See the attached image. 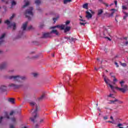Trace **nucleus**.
I'll use <instances>...</instances> for the list:
<instances>
[{
	"label": "nucleus",
	"mask_w": 128,
	"mask_h": 128,
	"mask_svg": "<svg viewBox=\"0 0 128 128\" xmlns=\"http://www.w3.org/2000/svg\"><path fill=\"white\" fill-rule=\"evenodd\" d=\"M9 80H12L14 82H20V84H9V86L10 88H13L15 90H17L18 88H22L24 86V84H22V82L24 80H26V77L24 76H12L8 77Z\"/></svg>",
	"instance_id": "1"
},
{
	"label": "nucleus",
	"mask_w": 128,
	"mask_h": 128,
	"mask_svg": "<svg viewBox=\"0 0 128 128\" xmlns=\"http://www.w3.org/2000/svg\"><path fill=\"white\" fill-rule=\"evenodd\" d=\"M30 106H32V108H34V106H36V110H34L33 112H32V116H34V118H30V119L32 122H36V118L38 116V108H40L38 106V105L36 104L34 102H29Z\"/></svg>",
	"instance_id": "2"
},
{
	"label": "nucleus",
	"mask_w": 128,
	"mask_h": 128,
	"mask_svg": "<svg viewBox=\"0 0 128 128\" xmlns=\"http://www.w3.org/2000/svg\"><path fill=\"white\" fill-rule=\"evenodd\" d=\"M120 84H121L122 88H120L116 86L115 88H116V90H120V92H122L124 94V92H126L128 90V86L124 85V82L123 80L120 82Z\"/></svg>",
	"instance_id": "3"
},
{
	"label": "nucleus",
	"mask_w": 128,
	"mask_h": 128,
	"mask_svg": "<svg viewBox=\"0 0 128 128\" xmlns=\"http://www.w3.org/2000/svg\"><path fill=\"white\" fill-rule=\"evenodd\" d=\"M32 8H30V9H27L24 13V15L27 18L28 20H30L32 18L30 16H34V13H32Z\"/></svg>",
	"instance_id": "4"
},
{
	"label": "nucleus",
	"mask_w": 128,
	"mask_h": 128,
	"mask_svg": "<svg viewBox=\"0 0 128 128\" xmlns=\"http://www.w3.org/2000/svg\"><path fill=\"white\" fill-rule=\"evenodd\" d=\"M4 24H8V28H12V26H13L14 30H16V23H14V22L10 24V20H6L4 22Z\"/></svg>",
	"instance_id": "5"
},
{
	"label": "nucleus",
	"mask_w": 128,
	"mask_h": 128,
	"mask_svg": "<svg viewBox=\"0 0 128 128\" xmlns=\"http://www.w3.org/2000/svg\"><path fill=\"white\" fill-rule=\"evenodd\" d=\"M64 38L67 40L69 42H76V38H70V37H64Z\"/></svg>",
	"instance_id": "6"
},
{
	"label": "nucleus",
	"mask_w": 128,
	"mask_h": 128,
	"mask_svg": "<svg viewBox=\"0 0 128 128\" xmlns=\"http://www.w3.org/2000/svg\"><path fill=\"white\" fill-rule=\"evenodd\" d=\"M103 78H104V82H106V84H110V79H108L106 76L103 75Z\"/></svg>",
	"instance_id": "7"
},
{
	"label": "nucleus",
	"mask_w": 128,
	"mask_h": 128,
	"mask_svg": "<svg viewBox=\"0 0 128 128\" xmlns=\"http://www.w3.org/2000/svg\"><path fill=\"white\" fill-rule=\"evenodd\" d=\"M5 36H6V34L5 33H4L0 37V44H4V38Z\"/></svg>",
	"instance_id": "8"
},
{
	"label": "nucleus",
	"mask_w": 128,
	"mask_h": 128,
	"mask_svg": "<svg viewBox=\"0 0 128 128\" xmlns=\"http://www.w3.org/2000/svg\"><path fill=\"white\" fill-rule=\"evenodd\" d=\"M6 66H8V64L3 63L0 65V70H4V68H6Z\"/></svg>",
	"instance_id": "9"
},
{
	"label": "nucleus",
	"mask_w": 128,
	"mask_h": 128,
	"mask_svg": "<svg viewBox=\"0 0 128 128\" xmlns=\"http://www.w3.org/2000/svg\"><path fill=\"white\" fill-rule=\"evenodd\" d=\"M28 26V22H25L23 24L22 28V30H26V27Z\"/></svg>",
	"instance_id": "10"
},
{
	"label": "nucleus",
	"mask_w": 128,
	"mask_h": 128,
	"mask_svg": "<svg viewBox=\"0 0 128 128\" xmlns=\"http://www.w3.org/2000/svg\"><path fill=\"white\" fill-rule=\"evenodd\" d=\"M86 18H92V15L90 14V12H88V11H86Z\"/></svg>",
	"instance_id": "11"
},
{
	"label": "nucleus",
	"mask_w": 128,
	"mask_h": 128,
	"mask_svg": "<svg viewBox=\"0 0 128 128\" xmlns=\"http://www.w3.org/2000/svg\"><path fill=\"white\" fill-rule=\"evenodd\" d=\"M8 102L12 104H14V98H10L8 99Z\"/></svg>",
	"instance_id": "12"
},
{
	"label": "nucleus",
	"mask_w": 128,
	"mask_h": 128,
	"mask_svg": "<svg viewBox=\"0 0 128 128\" xmlns=\"http://www.w3.org/2000/svg\"><path fill=\"white\" fill-rule=\"evenodd\" d=\"M70 30V26H67L65 28H64V32H68Z\"/></svg>",
	"instance_id": "13"
},
{
	"label": "nucleus",
	"mask_w": 128,
	"mask_h": 128,
	"mask_svg": "<svg viewBox=\"0 0 128 128\" xmlns=\"http://www.w3.org/2000/svg\"><path fill=\"white\" fill-rule=\"evenodd\" d=\"M80 20L81 22H80V24L81 26H86V22L82 19H80Z\"/></svg>",
	"instance_id": "14"
},
{
	"label": "nucleus",
	"mask_w": 128,
	"mask_h": 128,
	"mask_svg": "<svg viewBox=\"0 0 128 128\" xmlns=\"http://www.w3.org/2000/svg\"><path fill=\"white\" fill-rule=\"evenodd\" d=\"M50 36V33H44L43 34V36L42 38H49Z\"/></svg>",
	"instance_id": "15"
},
{
	"label": "nucleus",
	"mask_w": 128,
	"mask_h": 128,
	"mask_svg": "<svg viewBox=\"0 0 128 128\" xmlns=\"http://www.w3.org/2000/svg\"><path fill=\"white\" fill-rule=\"evenodd\" d=\"M102 12H104V10L102 9L98 10V16H100Z\"/></svg>",
	"instance_id": "16"
},
{
	"label": "nucleus",
	"mask_w": 128,
	"mask_h": 128,
	"mask_svg": "<svg viewBox=\"0 0 128 128\" xmlns=\"http://www.w3.org/2000/svg\"><path fill=\"white\" fill-rule=\"evenodd\" d=\"M46 95L43 94L42 96L38 98V100H42L43 98H44Z\"/></svg>",
	"instance_id": "17"
},
{
	"label": "nucleus",
	"mask_w": 128,
	"mask_h": 128,
	"mask_svg": "<svg viewBox=\"0 0 128 128\" xmlns=\"http://www.w3.org/2000/svg\"><path fill=\"white\" fill-rule=\"evenodd\" d=\"M42 3V2L40 0H35V4L36 6H40V4Z\"/></svg>",
	"instance_id": "18"
},
{
	"label": "nucleus",
	"mask_w": 128,
	"mask_h": 128,
	"mask_svg": "<svg viewBox=\"0 0 128 128\" xmlns=\"http://www.w3.org/2000/svg\"><path fill=\"white\" fill-rule=\"evenodd\" d=\"M51 34H54L56 36H58V32L56 30H52L51 31Z\"/></svg>",
	"instance_id": "19"
},
{
	"label": "nucleus",
	"mask_w": 128,
	"mask_h": 128,
	"mask_svg": "<svg viewBox=\"0 0 128 128\" xmlns=\"http://www.w3.org/2000/svg\"><path fill=\"white\" fill-rule=\"evenodd\" d=\"M112 78H114V79L113 80V82H114L113 84H116L115 82H118V79H116V76H112Z\"/></svg>",
	"instance_id": "20"
},
{
	"label": "nucleus",
	"mask_w": 128,
	"mask_h": 128,
	"mask_svg": "<svg viewBox=\"0 0 128 128\" xmlns=\"http://www.w3.org/2000/svg\"><path fill=\"white\" fill-rule=\"evenodd\" d=\"M88 3L84 4L83 5V8H86V10H88Z\"/></svg>",
	"instance_id": "21"
},
{
	"label": "nucleus",
	"mask_w": 128,
	"mask_h": 128,
	"mask_svg": "<svg viewBox=\"0 0 128 128\" xmlns=\"http://www.w3.org/2000/svg\"><path fill=\"white\" fill-rule=\"evenodd\" d=\"M110 10L112 12L110 14V16H114V14L116 12V9L112 8Z\"/></svg>",
	"instance_id": "22"
},
{
	"label": "nucleus",
	"mask_w": 128,
	"mask_h": 128,
	"mask_svg": "<svg viewBox=\"0 0 128 128\" xmlns=\"http://www.w3.org/2000/svg\"><path fill=\"white\" fill-rule=\"evenodd\" d=\"M1 90H2V92H6V86H1Z\"/></svg>",
	"instance_id": "23"
},
{
	"label": "nucleus",
	"mask_w": 128,
	"mask_h": 128,
	"mask_svg": "<svg viewBox=\"0 0 128 128\" xmlns=\"http://www.w3.org/2000/svg\"><path fill=\"white\" fill-rule=\"evenodd\" d=\"M72 0H64V4H68V2H71Z\"/></svg>",
	"instance_id": "24"
},
{
	"label": "nucleus",
	"mask_w": 128,
	"mask_h": 128,
	"mask_svg": "<svg viewBox=\"0 0 128 128\" xmlns=\"http://www.w3.org/2000/svg\"><path fill=\"white\" fill-rule=\"evenodd\" d=\"M29 4H30V2H26V4L23 6L22 8H26V6H28Z\"/></svg>",
	"instance_id": "25"
},
{
	"label": "nucleus",
	"mask_w": 128,
	"mask_h": 128,
	"mask_svg": "<svg viewBox=\"0 0 128 128\" xmlns=\"http://www.w3.org/2000/svg\"><path fill=\"white\" fill-rule=\"evenodd\" d=\"M116 102H118V100L115 99L114 100H110V104H114Z\"/></svg>",
	"instance_id": "26"
},
{
	"label": "nucleus",
	"mask_w": 128,
	"mask_h": 128,
	"mask_svg": "<svg viewBox=\"0 0 128 128\" xmlns=\"http://www.w3.org/2000/svg\"><path fill=\"white\" fill-rule=\"evenodd\" d=\"M32 28H32V26H30L28 27V28H26V30H32Z\"/></svg>",
	"instance_id": "27"
},
{
	"label": "nucleus",
	"mask_w": 128,
	"mask_h": 128,
	"mask_svg": "<svg viewBox=\"0 0 128 128\" xmlns=\"http://www.w3.org/2000/svg\"><path fill=\"white\" fill-rule=\"evenodd\" d=\"M64 27H65L64 25L62 24L60 26V28H59L61 30H64Z\"/></svg>",
	"instance_id": "28"
},
{
	"label": "nucleus",
	"mask_w": 128,
	"mask_h": 128,
	"mask_svg": "<svg viewBox=\"0 0 128 128\" xmlns=\"http://www.w3.org/2000/svg\"><path fill=\"white\" fill-rule=\"evenodd\" d=\"M108 86H109L111 90H114V86L112 84H108Z\"/></svg>",
	"instance_id": "29"
},
{
	"label": "nucleus",
	"mask_w": 128,
	"mask_h": 128,
	"mask_svg": "<svg viewBox=\"0 0 128 128\" xmlns=\"http://www.w3.org/2000/svg\"><path fill=\"white\" fill-rule=\"evenodd\" d=\"M60 28V25H57L55 26L51 27V28Z\"/></svg>",
	"instance_id": "30"
},
{
	"label": "nucleus",
	"mask_w": 128,
	"mask_h": 128,
	"mask_svg": "<svg viewBox=\"0 0 128 128\" xmlns=\"http://www.w3.org/2000/svg\"><path fill=\"white\" fill-rule=\"evenodd\" d=\"M114 96V94H110L109 96H108V98H114V97L112 96Z\"/></svg>",
	"instance_id": "31"
},
{
	"label": "nucleus",
	"mask_w": 128,
	"mask_h": 128,
	"mask_svg": "<svg viewBox=\"0 0 128 128\" xmlns=\"http://www.w3.org/2000/svg\"><path fill=\"white\" fill-rule=\"evenodd\" d=\"M38 58V55H36L32 58L33 60H36V58Z\"/></svg>",
	"instance_id": "32"
},
{
	"label": "nucleus",
	"mask_w": 128,
	"mask_h": 128,
	"mask_svg": "<svg viewBox=\"0 0 128 128\" xmlns=\"http://www.w3.org/2000/svg\"><path fill=\"white\" fill-rule=\"evenodd\" d=\"M33 76H34V78H36L38 76V74L37 73H34Z\"/></svg>",
	"instance_id": "33"
},
{
	"label": "nucleus",
	"mask_w": 128,
	"mask_h": 128,
	"mask_svg": "<svg viewBox=\"0 0 128 128\" xmlns=\"http://www.w3.org/2000/svg\"><path fill=\"white\" fill-rule=\"evenodd\" d=\"M70 24V20H67V21L66 22V26H68V24Z\"/></svg>",
	"instance_id": "34"
},
{
	"label": "nucleus",
	"mask_w": 128,
	"mask_h": 128,
	"mask_svg": "<svg viewBox=\"0 0 128 128\" xmlns=\"http://www.w3.org/2000/svg\"><path fill=\"white\" fill-rule=\"evenodd\" d=\"M12 6H16V3L14 1H12Z\"/></svg>",
	"instance_id": "35"
},
{
	"label": "nucleus",
	"mask_w": 128,
	"mask_h": 128,
	"mask_svg": "<svg viewBox=\"0 0 128 128\" xmlns=\"http://www.w3.org/2000/svg\"><path fill=\"white\" fill-rule=\"evenodd\" d=\"M103 4H104V6H106V8L108 7V4L106 2H102Z\"/></svg>",
	"instance_id": "36"
},
{
	"label": "nucleus",
	"mask_w": 128,
	"mask_h": 128,
	"mask_svg": "<svg viewBox=\"0 0 128 128\" xmlns=\"http://www.w3.org/2000/svg\"><path fill=\"white\" fill-rule=\"evenodd\" d=\"M122 8L123 9V10H127V8H126V6H122Z\"/></svg>",
	"instance_id": "37"
},
{
	"label": "nucleus",
	"mask_w": 128,
	"mask_h": 128,
	"mask_svg": "<svg viewBox=\"0 0 128 128\" xmlns=\"http://www.w3.org/2000/svg\"><path fill=\"white\" fill-rule=\"evenodd\" d=\"M14 14H13L10 17V20H12L14 18Z\"/></svg>",
	"instance_id": "38"
},
{
	"label": "nucleus",
	"mask_w": 128,
	"mask_h": 128,
	"mask_svg": "<svg viewBox=\"0 0 128 128\" xmlns=\"http://www.w3.org/2000/svg\"><path fill=\"white\" fill-rule=\"evenodd\" d=\"M14 114V111H12L10 112V116H12Z\"/></svg>",
	"instance_id": "39"
},
{
	"label": "nucleus",
	"mask_w": 128,
	"mask_h": 128,
	"mask_svg": "<svg viewBox=\"0 0 128 128\" xmlns=\"http://www.w3.org/2000/svg\"><path fill=\"white\" fill-rule=\"evenodd\" d=\"M114 4H115L116 6H118V1L114 0Z\"/></svg>",
	"instance_id": "40"
},
{
	"label": "nucleus",
	"mask_w": 128,
	"mask_h": 128,
	"mask_svg": "<svg viewBox=\"0 0 128 128\" xmlns=\"http://www.w3.org/2000/svg\"><path fill=\"white\" fill-rule=\"evenodd\" d=\"M12 122H16V118H12Z\"/></svg>",
	"instance_id": "41"
},
{
	"label": "nucleus",
	"mask_w": 128,
	"mask_h": 128,
	"mask_svg": "<svg viewBox=\"0 0 128 128\" xmlns=\"http://www.w3.org/2000/svg\"><path fill=\"white\" fill-rule=\"evenodd\" d=\"M44 24H40V28H44Z\"/></svg>",
	"instance_id": "42"
},
{
	"label": "nucleus",
	"mask_w": 128,
	"mask_h": 128,
	"mask_svg": "<svg viewBox=\"0 0 128 128\" xmlns=\"http://www.w3.org/2000/svg\"><path fill=\"white\" fill-rule=\"evenodd\" d=\"M124 14H125V16L128 18V13L126 12H124Z\"/></svg>",
	"instance_id": "43"
},
{
	"label": "nucleus",
	"mask_w": 128,
	"mask_h": 128,
	"mask_svg": "<svg viewBox=\"0 0 128 128\" xmlns=\"http://www.w3.org/2000/svg\"><path fill=\"white\" fill-rule=\"evenodd\" d=\"M104 120H108V116H104Z\"/></svg>",
	"instance_id": "44"
},
{
	"label": "nucleus",
	"mask_w": 128,
	"mask_h": 128,
	"mask_svg": "<svg viewBox=\"0 0 128 128\" xmlns=\"http://www.w3.org/2000/svg\"><path fill=\"white\" fill-rule=\"evenodd\" d=\"M115 65L116 66V68H118V62H115Z\"/></svg>",
	"instance_id": "45"
},
{
	"label": "nucleus",
	"mask_w": 128,
	"mask_h": 128,
	"mask_svg": "<svg viewBox=\"0 0 128 128\" xmlns=\"http://www.w3.org/2000/svg\"><path fill=\"white\" fill-rule=\"evenodd\" d=\"M122 126V124H118L117 126H118V128H120V126Z\"/></svg>",
	"instance_id": "46"
},
{
	"label": "nucleus",
	"mask_w": 128,
	"mask_h": 128,
	"mask_svg": "<svg viewBox=\"0 0 128 128\" xmlns=\"http://www.w3.org/2000/svg\"><path fill=\"white\" fill-rule=\"evenodd\" d=\"M2 118H4L2 116H1L0 118V122H2Z\"/></svg>",
	"instance_id": "47"
},
{
	"label": "nucleus",
	"mask_w": 128,
	"mask_h": 128,
	"mask_svg": "<svg viewBox=\"0 0 128 128\" xmlns=\"http://www.w3.org/2000/svg\"><path fill=\"white\" fill-rule=\"evenodd\" d=\"M104 38H108V40H112L111 39H110V38H108V37H104Z\"/></svg>",
	"instance_id": "48"
},
{
	"label": "nucleus",
	"mask_w": 128,
	"mask_h": 128,
	"mask_svg": "<svg viewBox=\"0 0 128 128\" xmlns=\"http://www.w3.org/2000/svg\"><path fill=\"white\" fill-rule=\"evenodd\" d=\"M42 122H44V119H41L40 120V124H42Z\"/></svg>",
	"instance_id": "49"
},
{
	"label": "nucleus",
	"mask_w": 128,
	"mask_h": 128,
	"mask_svg": "<svg viewBox=\"0 0 128 128\" xmlns=\"http://www.w3.org/2000/svg\"><path fill=\"white\" fill-rule=\"evenodd\" d=\"M100 67L99 68H94V70H100Z\"/></svg>",
	"instance_id": "50"
},
{
	"label": "nucleus",
	"mask_w": 128,
	"mask_h": 128,
	"mask_svg": "<svg viewBox=\"0 0 128 128\" xmlns=\"http://www.w3.org/2000/svg\"><path fill=\"white\" fill-rule=\"evenodd\" d=\"M2 0V2H6V4H8V1H6V0Z\"/></svg>",
	"instance_id": "51"
},
{
	"label": "nucleus",
	"mask_w": 128,
	"mask_h": 128,
	"mask_svg": "<svg viewBox=\"0 0 128 128\" xmlns=\"http://www.w3.org/2000/svg\"><path fill=\"white\" fill-rule=\"evenodd\" d=\"M53 20H54V22H56V18H54Z\"/></svg>",
	"instance_id": "52"
},
{
	"label": "nucleus",
	"mask_w": 128,
	"mask_h": 128,
	"mask_svg": "<svg viewBox=\"0 0 128 128\" xmlns=\"http://www.w3.org/2000/svg\"><path fill=\"white\" fill-rule=\"evenodd\" d=\"M39 126H38V124H36V126H35V128H38Z\"/></svg>",
	"instance_id": "53"
},
{
	"label": "nucleus",
	"mask_w": 128,
	"mask_h": 128,
	"mask_svg": "<svg viewBox=\"0 0 128 128\" xmlns=\"http://www.w3.org/2000/svg\"><path fill=\"white\" fill-rule=\"evenodd\" d=\"M10 128H14V125H10Z\"/></svg>",
	"instance_id": "54"
},
{
	"label": "nucleus",
	"mask_w": 128,
	"mask_h": 128,
	"mask_svg": "<svg viewBox=\"0 0 128 128\" xmlns=\"http://www.w3.org/2000/svg\"><path fill=\"white\" fill-rule=\"evenodd\" d=\"M118 103H119V104H123V102H122V101H120V100H118Z\"/></svg>",
	"instance_id": "55"
},
{
	"label": "nucleus",
	"mask_w": 128,
	"mask_h": 128,
	"mask_svg": "<svg viewBox=\"0 0 128 128\" xmlns=\"http://www.w3.org/2000/svg\"><path fill=\"white\" fill-rule=\"evenodd\" d=\"M122 66H126V63H123L122 64Z\"/></svg>",
	"instance_id": "56"
},
{
	"label": "nucleus",
	"mask_w": 128,
	"mask_h": 128,
	"mask_svg": "<svg viewBox=\"0 0 128 128\" xmlns=\"http://www.w3.org/2000/svg\"><path fill=\"white\" fill-rule=\"evenodd\" d=\"M126 16H124L123 18L124 20H126Z\"/></svg>",
	"instance_id": "57"
},
{
	"label": "nucleus",
	"mask_w": 128,
	"mask_h": 128,
	"mask_svg": "<svg viewBox=\"0 0 128 128\" xmlns=\"http://www.w3.org/2000/svg\"><path fill=\"white\" fill-rule=\"evenodd\" d=\"M110 118L111 120H114V118L112 117V116H111L110 117Z\"/></svg>",
	"instance_id": "58"
},
{
	"label": "nucleus",
	"mask_w": 128,
	"mask_h": 128,
	"mask_svg": "<svg viewBox=\"0 0 128 128\" xmlns=\"http://www.w3.org/2000/svg\"><path fill=\"white\" fill-rule=\"evenodd\" d=\"M128 41H126V46H128Z\"/></svg>",
	"instance_id": "59"
},
{
	"label": "nucleus",
	"mask_w": 128,
	"mask_h": 128,
	"mask_svg": "<svg viewBox=\"0 0 128 128\" xmlns=\"http://www.w3.org/2000/svg\"><path fill=\"white\" fill-rule=\"evenodd\" d=\"M6 118H8V120L10 119V116H6Z\"/></svg>",
	"instance_id": "60"
},
{
	"label": "nucleus",
	"mask_w": 128,
	"mask_h": 128,
	"mask_svg": "<svg viewBox=\"0 0 128 128\" xmlns=\"http://www.w3.org/2000/svg\"><path fill=\"white\" fill-rule=\"evenodd\" d=\"M107 122H110V124H112V122L109 120V121H108Z\"/></svg>",
	"instance_id": "61"
},
{
	"label": "nucleus",
	"mask_w": 128,
	"mask_h": 128,
	"mask_svg": "<svg viewBox=\"0 0 128 128\" xmlns=\"http://www.w3.org/2000/svg\"><path fill=\"white\" fill-rule=\"evenodd\" d=\"M124 40H128V37L124 38Z\"/></svg>",
	"instance_id": "62"
},
{
	"label": "nucleus",
	"mask_w": 128,
	"mask_h": 128,
	"mask_svg": "<svg viewBox=\"0 0 128 128\" xmlns=\"http://www.w3.org/2000/svg\"><path fill=\"white\" fill-rule=\"evenodd\" d=\"M2 24V20L0 19V24Z\"/></svg>",
	"instance_id": "63"
},
{
	"label": "nucleus",
	"mask_w": 128,
	"mask_h": 128,
	"mask_svg": "<svg viewBox=\"0 0 128 128\" xmlns=\"http://www.w3.org/2000/svg\"><path fill=\"white\" fill-rule=\"evenodd\" d=\"M119 128H124V127H120V126Z\"/></svg>",
	"instance_id": "64"
}]
</instances>
